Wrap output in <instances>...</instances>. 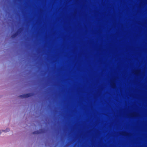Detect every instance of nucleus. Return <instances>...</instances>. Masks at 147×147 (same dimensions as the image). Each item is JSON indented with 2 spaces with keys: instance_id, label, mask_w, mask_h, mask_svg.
Returning a JSON list of instances; mask_svg holds the SVG:
<instances>
[{
  "instance_id": "obj_6",
  "label": "nucleus",
  "mask_w": 147,
  "mask_h": 147,
  "mask_svg": "<svg viewBox=\"0 0 147 147\" xmlns=\"http://www.w3.org/2000/svg\"><path fill=\"white\" fill-rule=\"evenodd\" d=\"M2 132H3V130H0V136L2 133Z\"/></svg>"
},
{
  "instance_id": "obj_3",
  "label": "nucleus",
  "mask_w": 147,
  "mask_h": 147,
  "mask_svg": "<svg viewBox=\"0 0 147 147\" xmlns=\"http://www.w3.org/2000/svg\"><path fill=\"white\" fill-rule=\"evenodd\" d=\"M140 71L139 70H136L134 71V73L136 75H138L140 74Z\"/></svg>"
},
{
  "instance_id": "obj_2",
  "label": "nucleus",
  "mask_w": 147,
  "mask_h": 147,
  "mask_svg": "<svg viewBox=\"0 0 147 147\" xmlns=\"http://www.w3.org/2000/svg\"><path fill=\"white\" fill-rule=\"evenodd\" d=\"M111 87L113 88H115L116 87V85L114 81H111L110 83Z\"/></svg>"
},
{
  "instance_id": "obj_4",
  "label": "nucleus",
  "mask_w": 147,
  "mask_h": 147,
  "mask_svg": "<svg viewBox=\"0 0 147 147\" xmlns=\"http://www.w3.org/2000/svg\"><path fill=\"white\" fill-rule=\"evenodd\" d=\"M3 132H8L10 131V129L9 128H7L5 130H3Z\"/></svg>"
},
{
  "instance_id": "obj_7",
  "label": "nucleus",
  "mask_w": 147,
  "mask_h": 147,
  "mask_svg": "<svg viewBox=\"0 0 147 147\" xmlns=\"http://www.w3.org/2000/svg\"><path fill=\"white\" fill-rule=\"evenodd\" d=\"M25 96L26 97H27V96H28V94H26V95H25Z\"/></svg>"
},
{
  "instance_id": "obj_5",
  "label": "nucleus",
  "mask_w": 147,
  "mask_h": 147,
  "mask_svg": "<svg viewBox=\"0 0 147 147\" xmlns=\"http://www.w3.org/2000/svg\"><path fill=\"white\" fill-rule=\"evenodd\" d=\"M121 134L123 135H124V136H126L127 135V134L125 132H122Z\"/></svg>"
},
{
  "instance_id": "obj_1",
  "label": "nucleus",
  "mask_w": 147,
  "mask_h": 147,
  "mask_svg": "<svg viewBox=\"0 0 147 147\" xmlns=\"http://www.w3.org/2000/svg\"><path fill=\"white\" fill-rule=\"evenodd\" d=\"M128 115L130 117H137L138 116L139 114L137 112H134L129 113Z\"/></svg>"
}]
</instances>
